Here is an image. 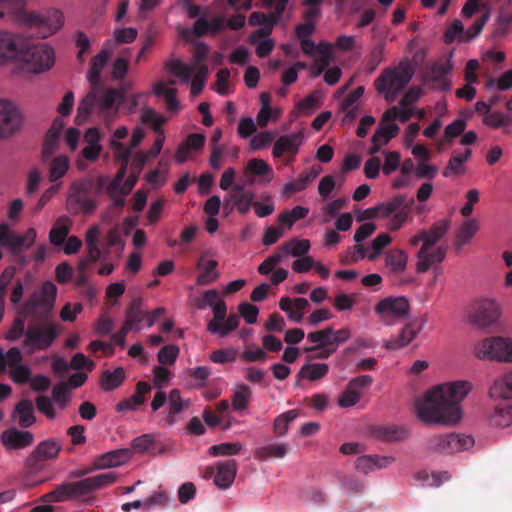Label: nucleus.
Returning a JSON list of instances; mask_svg holds the SVG:
<instances>
[{"label": "nucleus", "instance_id": "1", "mask_svg": "<svg viewBox=\"0 0 512 512\" xmlns=\"http://www.w3.org/2000/svg\"><path fill=\"white\" fill-rule=\"evenodd\" d=\"M56 297L55 284L45 281L40 290L35 291L19 310L23 317H32L40 321L30 324L26 329L23 346L29 353L47 350L61 333L60 324L52 321Z\"/></svg>", "mask_w": 512, "mask_h": 512}, {"label": "nucleus", "instance_id": "2", "mask_svg": "<svg viewBox=\"0 0 512 512\" xmlns=\"http://www.w3.org/2000/svg\"><path fill=\"white\" fill-rule=\"evenodd\" d=\"M472 386L468 381L448 382L427 391L415 402L417 417L427 424L452 425L461 419V402Z\"/></svg>", "mask_w": 512, "mask_h": 512}, {"label": "nucleus", "instance_id": "3", "mask_svg": "<svg viewBox=\"0 0 512 512\" xmlns=\"http://www.w3.org/2000/svg\"><path fill=\"white\" fill-rule=\"evenodd\" d=\"M123 102L124 92L116 88H105L103 84L91 85V90L78 105L77 118L86 117L95 111L109 125L118 117Z\"/></svg>", "mask_w": 512, "mask_h": 512}, {"label": "nucleus", "instance_id": "4", "mask_svg": "<svg viewBox=\"0 0 512 512\" xmlns=\"http://www.w3.org/2000/svg\"><path fill=\"white\" fill-rule=\"evenodd\" d=\"M0 6L11 14L14 21L36 29L40 38H47L63 25V14L56 9L44 13L28 12L24 0H0Z\"/></svg>", "mask_w": 512, "mask_h": 512}, {"label": "nucleus", "instance_id": "5", "mask_svg": "<svg viewBox=\"0 0 512 512\" xmlns=\"http://www.w3.org/2000/svg\"><path fill=\"white\" fill-rule=\"evenodd\" d=\"M449 227L450 222L448 220H440L435 222L430 229L419 231L409 240V244L413 247L422 242L421 248L416 253L417 272L425 273L433 264L441 263L445 259L447 253L446 246H438L433 251H430V249L448 232Z\"/></svg>", "mask_w": 512, "mask_h": 512}, {"label": "nucleus", "instance_id": "6", "mask_svg": "<svg viewBox=\"0 0 512 512\" xmlns=\"http://www.w3.org/2000/svg\"><path fill=\"white\" fill-rule=\"evenodd\" d=\"M117 475L114 472L99 474L93 477L84 478L77 482H63L57 485L54 490L44 494V502H65L73 498L85 496L95 490L114 483Z\"/></svg>", "mask_w": 512, "mask_h": 512}, {"label": "nucleus", "instance_id": "7", "mask_svg": "<svg viewBox=\"0 0 512 512\" xmlns=\"http://www.w3.org/2000/svg\"><path fill=\"white\" fill-rule=\"evenodd\" d=\"M16 59L23 64L26 71L36 74L52 68L55 63V53L53 48L44 42H20Z\"/></svg>", "mask_w": 512, "mask_h": 512}, {"label": "nucleus", "instance_id": "8", "mask_svg": "<svg viewBox=\"0 0 512 512\" xmlns=\"http://www.w3.org/2000/svg\"><path fill=\"white\" fill-rule=\"evenodd\" d=\"M90 189L91 182L88 180L76 181L70 186L66 208L71 214H91L95 211L97 201L90 196Z\"/></svg>", "mask_w": 512, "mask_h": 512}, {"label": "nucleus", "instance_id": "9", "mask_svg": "<svg viewBox=\"0 0 512 512\" xmlns=\"http://www.w3.org/2000/svg\"><path fill=\"white\" fill-rule=\"evenodd\" d=\"M62 450V442L55 438L41 441L25 460V468L30 474H37L45 469V462L57 459Z\"/></svg>", "mask_w": 512, "mask_h": 512}, {"label": "nucleus", "instance_id": "10", "mask_svg": "<svg viewBox=\"0 0 512 512\" xmlns=\"http://www.w3.org/2000/svg\"><path fill=\"white\" fill-rule=\"evenodd\" d=\"M475 354L479 359L512 363V339L504 337L486 338L476 346Z\"/></svg>", "mask_w": 512, "mask_h": 512}, {"label": "nucleus", "instance_id": "11", "mask_svg": "<svg viewBox=\"0 0 512 512\" xmlns=\"http://www.w3.org/2000/svg\"><path fill=\"white\" fill-rule=\"evenodd\" d=\"M22 124L23 117L16 104L0 98V139L15 135L20 131Z\"/></svg>", "mask_w": 512, "mask_h": 512}, {"label": "nucleus", "instance_id": "12", "mask_svg": "<svg viewBox=\"0 0 512 512\" xmlns=\"http://www.w3.org/2000/svg\"><path fill=\"white\" fill-rule=\"evenodd\" d=\"M414 73L415 69L409 60L401 61L392 70L386 68V101H389L390 94L393 96L406 87Z\"/></svg>", "mask_w": 512, "mask_h": 512}, {"label": "nucleus", "instance_id": "13", "mask_svg": "<svg viewBox=\"0 0 512 512\" xmlns=\"http://www.w3.org/2000/svg\"><path fill=\"white\" fill-rule=\"evenodd\" d=\"M499 316V306L491 299H481L474 302L469 312L470 322L480 328L491 326L498 320Z\"/></svg>", "mask_w": 512, "mask_h": 512}, {"label": "nucleus", "instance_id": "14", "mask_svg": "<svg viewBox=\"0 0 512 512\" xmlns=\"http://www.w3.org/2000/svg\"><path fill=\"white\" fill-rule=\"evenodd\" d=\"M408 255L406 251L398 248L386 249V270L388 269V279L396 286L409 283V279L403 277L406 270Z\"/></svg>", "mask_w": 512, "mask_h": 512}, {"label": "nucleus", "instance_id": "15", "mask_svg": "<svg viewBox=\"0 0 512 512\" xmlns=\"http://www.w3.org/2000/svg\"><path fill=\"white\" fill-rule=\"evenodd\" d=\"M218 262L208 258V252H204L196 263V269L200 272L196 278V284L206 286L215 282L220 273L217 270Z\"/></svg>", "mask_w": 512, "mask_h": 512}, {"label": "nucleus", "instance_id": "16", "mask_svg": "<svg viewBox=\"0 0 512 512\" xmlns=\"http://www.w3.org/2000/svg\"><path fill=\"white\" fill-rule=\"evenodd\" d=\"M410 304L406 297H386V325L408 318Z\"/></svg>", "mask_w": 512, "mask_h": 512}, {"label": "nucleus", "instance_id": "17", "mask_svg": "<svg viewBox=\"0 0 512 512\" xmlns=\"http://www.w3.org/2000/svg\"><path fill=\"white\" fill-rule=\"evenodd\" d=\"M1 442L9 450L29 447L34 442V435L27 430L10 428L1 434Z\"/></svg>", "mask_w": 512, "mask_h": 512}, {"label": "nucleus", "instance_id": "18", "mask_svg": "<svg viewBox=\"0 0 512 512\" xmlns=\"http://www.w3.org/2000/svg\"><path fill=\"white\" fill-rule=\"evenodd\" d=\"M20 39L17 35L0 30V66H4L16 59L19 54Z\"/></svg>", "mask_w": 512, "mask_h": 512}, {"label": "nucleus", "instance_id": "19", "mask_svg": "<svg viewBox=\"0 0 512 512\" xmlns=\"http://www.w3.org/2000/svg\"><path fill=\"white\" fill-rule=\"evenodd\" d=\"M304 138L303 132L299 131L291 135L280 136L274 143L272 154L280 158L285 152L296 154Z\"/></svg>", "mask_w": 512, "mask_h": 512}, {"label": "nucleus", "instance_id": "20", "mask_svg": "<svg viewBox=\"0 0 512 512\" xmlns=\"http://www.w3.org/2000/svg\"><path fill=\"white\" fill-rule=\"evenodd\" d=\"M217 473L214 477V484L220 489L229 488L237 473V463L235 460L230 459L226 461H220L216 464Z\"/></svg>", "mask_w": 512, "mask_h": 512}, {"label": "nucleus", "instance_id": "21", "mask_svg": "<svg viewBox=\"0 0 512 512\" xmlns=\"http://www.w3.org/2000/svg\"><path fill=\"white\" fill-rule=\"evenodd\" d=\"M152 390V387L149 383L145 381H139L136 384V391L135 393L120 401L117 406L116 410L118 412H125L127 410H136L139 406H141L145 402V395L150 393Z\"/></svg>", "mask_w": 512, "mask_h": 512}, {"label": "nucleus", "instance_id": "22", "mask_svg": "<svg viewBox=\"0 0 512 512\" xmlns=\"http://www.w3.org/2000/svg\"><path fill=\"white\" fill-rule=\"evenodd\" d=\"M130 458L128 449L111 450L95 458L96 469L117 467L126 463Z\"/></svg>", "mask_w": 512, "mask_h": 512}, {"label": "nucleus", "instance_id": "23", "mask_svg": "<svg viewBox=\"0 0 512 512\" xmlns=\"http://www.w3.org/2000/svg\"><path fill=\"white\" fill-rule=\"evenodd\" d=\"M230 199L241 214H247L254 203V193L244 185L235 184L231 188Z\"/></svg>", "mask_w": 512, "mask_h": 512}, {"label": "nucleus", "instance_id": "24", "mask_svg": "<svg viewBox=\"0 0 512 512\" xmlns=\"http://www.w3.org/2000/svg\"><path fill=\"white\" fill-rule=\"evenodd\" d=\"M489 396L493 399H512V371L497 377L489 388Z\"/></svg>", "mask_w": 512, "mask_h": 512}, {"label": "nucleus", "instance_id": "25", "mask_svg": "<svg viewBox=\"0 0 512 512\" xmlns=\"http://www.w3.org/2000/svg\"><path fill=\"white\" fill-rule=\"evenodd\" d=\"M450 68L444 64H434L428 71L427 79L432 82L433 88L440 91H448L451 88V81L447 78Z\"/></svg>", "mask_w": 512, "mask_h": 512}, {"label": "nucleus", "instance_id": "26", "mask_svg": "<svg viewBox=\"0 0 512 512\" xmlns=\"http://www.w3.org/2000/svg\"><path fill=\"white\" fill-rule=\"evenodd\" d=\"M472 156L470 149H465L463 152L453 151L450 160L443 170L444 177H451L453 175H461L465 172L464 164Z\"/></svg>", "mask_w": 512, "mask_h": 512}, {"label": "nucleus", "instance_id": "27", "mask_svg": "<svg viewBox=\"0 0 512 512\" xmlns=\"http://www.w3.org/2000/svg\"><path fill=\"white\" fill-rule=\"evenodd\" d=\"M143 300L134 298L125 311L124 323H129L135 332L141 331L140 323L145 319L146 312L142 310Z\"/></svg>", "mask_w": 512, "mask_h": 512}, {"label": "nucleus", "instance_id": "28", "mask_svg": "<svg viewBox=\"0 0 512 512\" xmlns=\"http://www.w3.org/2000/svg\"><path fill=\"white\" fill-rule=\"evenodd\" d=\"M329 372V366L326 363H307L303 365L296 378V385H299L301 379L317 381L324 378Z\"/></svg>", "mask_w": 512, "mask_h": 512}, {"label": "nucleus", "instance_id": "29", "mask_svg": "<svg viewBox=\"0 0 512 512\" xmlns=\"http://www.w3.org/2000/svg\"><path fill=\"white\" fill-rule=\"evenodd\" d=\"M72 226V221L67 216H60L49 232V240L55 246H60L65 242Z\"/></svg>", "mask_w": 512, "mask_h": 512}, {"label": "nucleus", "instance_id": "30", "mask_svg": "<svg viewBox=\"0 0 512 512\" xmlns=\"http://www.w3.org/2000/svg\"><path fill=\"white\" fill-rule=\"evenodd\" d=\"M15 418L18 419V424L22 428H28L32 426L35 421L34 407L30 400H21L14 409Z\"/></svg>", "mask_w": 512, "mask_h": 512}, {"label": "nucleus", "instance_id": "31", "mask_svg": "<svg viewBox=\"0 0 512 512\" xmlns=\"http://www.w3.org/2000/svg\"><path fill=\"white\" fill-rule=\"evenodd\" d=\"M109 59V53L106 49H102L91 60V66L88 72V80L91 85L102 84L101 72Z\"/></svg>", "mask_w": 512, "mask_h": 512}, {"label": "nucleus", "instance_id": "32", "mask_svg": "<svg viewBox=\"0 0 512 512\" xmlns=\"http://www.w3.org/2000/svg\"><path fill=\"white\" fill-rule=\"evenodd\" d=\"M489 423L494 427H508L512 424V404L497 405L489 415Z\"/></svg>", "mask_w": 512, "mask_h": 512}, {"label": "nucleus", "instance_id": "33", "mask_svg": "<svg viewBox=\"0 0 512 512\" xmlns=\"http://www.w3.org/2000/svg\"><path fill=\"white\" fill-rule=\"evenodd\" d=\"M289 447L285 443L268 444L259 447L254 451V458L259 461H265L269 458H284L288 453Z\"/></svg>", "mask_w": 512, "mask_h": 512}, {"label": "nucleus", "instance_id": "34", "mask_svg": "<svg viewBox=\"0 0 512 512\" xmlns=\"http://www.w3.org/2000/svg\"><path fill=\"white\" fill-rule=\"evenodd\" d=\"M422 328L423 323L418 328H414L412 324H407L397 338L386 341V349H398L408 345Z\"/></svg>", "mask_w": 512, "mask_h": 512}, {"label": "nucleus", "instance_id": "35", "mask_svg": "<svg viewBox=\"0 0 512 512\" xmlns=\"http://www.w3.org/2000/svg\"><path fill=\"white\" fill-rule=\"evenodd\" d=\"M153 91L155 95L164 97L168 111L174 113L178 112L180 104L177 100V89L169 88L163 82H157L154 85Z\"/></svg>", "mask_w": 512, "mask_h": 512}, {"label": "nucleus", "instance_id": "36", "mask_svg": "<svg viewBox=\"0 0 512 512\" xmlns=\"http://www.w3.org/2000/svg\"><path fill=\"white\" fill-rule=\"evenodd\" d=\"M446 453H456L467 450L474 444V439L468 435H459L456 433L446 434Z\"/></svg>", "mask_w": 512, "mask_h": 512}, {"label": "nucleus", "instance_id": "37", "mask_svg": "<svg viewBox=\"0 0 512 512\" xmlns=\"http://www.w3.org/2000/svg\"><path fill=\"white\" fill-rule=\"evenodd\" d=\"M240 323L239 316L237 314H231L228 318L220 323L216 321H210L207 325V330L212 334H216L219 336H226L230 332L234 331Z\"/></svg>", "mask_w": 512, "mask_h": 512}, {"label": "nucleus", "instance_id": "38", "mask_svg": "<svg viewBox=\"0 0 512 512\" xmlns=\"http://www.w3.org/2000/svg\"><path fill=\"white\" fill-rule=\"evenodd\" d=\"M125 379V371L122 367H117L114 371L106 370L101 376V387L105 391H112L118 388Z\"/></svg>", "mask_w": 512, "mask_h": 512}, {"label": "nucleus", "instance_id": "39", "mask_svg": "<svg viewBox=\"0 0 512 512\" xmlns=\"http://www.w3.org/2000/svg\"><path fill=\"white\" fill-rule=\"evenodd\" d=\"M35 239L36 231L34 228H29L23 235H17L15 232H13L8 248L13 253H18L23 248L32 246L35 242Z\"/></svg>", "mask_w": 512, "mask_h": 512}, {"label": "nucleus", "instance_id": "40", "mask_svg": "<svg viewBox=\"0 0 512 512\" xmlns=\"http://www.w3.org/2000/svg\"><path fill=\"white\" fill-rule=\"evenodd\" d=\"M310 249V242L306 239H292L291 241L283 243L279 247V251L282 254H291L294 257L305 256Z\"/></svg>", "mask_w": 512, "mask_h": 512}, {"label": "nucleus", "instance_id": "41", "mask_svg": "<svg viewBox=\"0 0 512 512\" xmlns=\"http://www.w3.org/2000/svg\"><path fill=\"white\" fill-rule=\"evenodd\" d=\"M382 468V458L378 455H362L355 461V469L363 474H369Z\"/></svg>", "mask_w": 512, "mask_h": 512}, {"label": "nucleus", "instance_id": "42", "mask_svg": "<svg viewBox=\"0 0 512 512\" xmlns=\"http://www.w3.org/2000/svg\"><path fill=\"white\" fill-rule=\"evenodd\" d=\"M245 176H264L269 175L267 179L270 181L273 178V171L270 165H268L264 160L253 158L248 161L245 167Z\"/></svg>", "mask_w": 512, "mask_h": 512}, {"label": "nucleus", "instance_id": "43", "mask_svg": "<svg viewBox=\"0 0 512 512\" xmlns=\"http://www.w3.org/2000/svg\"><path fill=\"white\" fill-rule=\"evenodd\" d=\"M69 165V158L65 155L53 158L49 167V180L55 182L63 177L69 169Z\"/></svg>", "mask_w": 512, "mask_h": 512}, {"label": "nucleus", "instance_id": "44", "mask_svg": "<svg viewBox=\"0 0 512 512\" xmlns=\"http://www.w3.org/2000/svg\"><path fill=\"white\" fill-rule=\"evenodd\" d=\"M479 223L476 219L465 221L458 230L456 245L458 248L465 245L478 231Z\"/></svg>", "mask_w": 512, "mask_h": 512}, {"label": "nucleus", "instance_id": "45", "mask_svg": "<svg viewBox=\"0 0 512 512\" xmlns=\"http://www.w3.org/2000/svg\"><path fill=\"white\" fill-rule=\"evenodd\" d=\"M280 15L275 11L270 15H266L261 12H253L249 17V23L251 25H260L267 29V31L262 30L263 35H267L270 33L272 26L278 21Z\"/></svg>", "mask_w": 512, "mask_h": 512}, {"label": "nucleus", "instance_id": "46", "mask_svg": "<svg viewBox=\"0 0 512 512\" xmlns=\"http://www.w3.org/2000/svg\"><path fill=\"white\" fill-rule=\"evenodd\" d=\"M165 68L175 76L187 82L191 79L194 67L184 64L179 59H171L166 62Z\"/></svg>", "mask_w": 512, "mask_h": 512}, {"label": "nucleus", "instance_id": "47", "mask_svg": "<svg viewBox=\"0 0 512 512\" xmlns=\"http://www.w3.org/2000/svg\"><path fill=\"white\" fill-rule=\"evenodd\" d=\"M512 31V9H502L499 12L494 35L504 37Z\"/></svg>", "mask_w": 512, "mask_h": 512}, {"label": "nucleus", "instance_id": "48", "mask_svg": "<svg viewBox=\"0 0 512 512\" xmlns=\"http://www.w3.org/2000/svg\"><path fill=\"white\" fill-rule=\"evenodd\" d=\"M466 128V121L464 119H456L445 127L444 139L439 143L438 150H441L445 145L449 144L452 138L461 135Z\"/></svg>", "mask_w": 512, "mask_h": 512}, {"label": "nucleus", "instance_id": "49", "mask_svg": "<svg viewBox=\"0 0 512 512\" xmlns=\"http://www.w3.org/2000/svg\"><path fill=\"white\" fill-rule=\"evenodd\" d=\"M297 416L298 411L295 409L289 410L279 415L274 421V433L279 436L286 434L289 428V423L294 421Z\"/></svg>", "mask_w": 512, "mask_h": 512}, {"label": "nucleus", "instance_id": "50", "mask_svg": "<svg viewBox=\"0 0 512 512\" xmlns=\"http://www.w3.org/2000/svg\"><path fill=\"white\" fill-rule=\"evenodd\" d=\"M241 450L242 445L239 442H225L211 446L209 448V454L214 457L237 455Z\"/></svg>", "mask_w": 512, "mask_h": 512}, {"label": "nucleus", "instance_id": "51", "mask_svg": "<svg viewBox=\"0 0 512 512\" xmlns=\"http://www.w3.org/2000/svg\"><path fill=\"white\" fill-rule=\"evenodd\" d=\"M141 120L144 123H149L155 132L163 134L162 126L166 122V118L162 115H158L152 108H145L141 115Z\"/></svg>", "mask_w": 512, "mask_h": 512}, {"label": "nucleus", "instance_id": "52", "mask_svg": "<svg viewBox=\"0 0 512 512\" xmlns=\"http://www.w3.org/2000/svg\"><path fill=\"white\" fill-rule=\"evenodd\" d=\"M321 106V100L319 96V92L315 91L310 95L303 98L298 104L297 107L299 111L303 114H311L314 110Z\"/></svg>", "mask_w": 512, "mask_h": 512}, {"label": "nucleus", "instance_id": "53", "mask_svg": "<svg viewBox=\"0 0 512 512\" xmlns=\"http://www.w3.org/2000/svg\"><path fill=\"white\" fill-rule=\"evenodd\" d=\"M360 398V391L351 387L348 383L342 395L339 397L338 404L343 408L352 407L360 401Z\"/></svg>", "mask_w": 512, "mask_h": 512}, {"label": "nucleus", "instance_id": "54", "mask_svg": "<svg viewBox=\"0 0 512 512\" xmlns=\"http://www.w3.org/2000/svg\"><path fill=\"white\" fill-rule=\"evenodd\" d=\"M209 32V21L205 17L198 18L192 29H183L182 36L189 39L191 36L203 37Z\"/></svg>", "mask_w": 512, "mask_h": 512}, {"label": "nucleus", "instance_id": "55", "mask_svg": "<svg viewBox=\"0 0 512 512\" xmlns=\"http://www.w3.org/2000/svg\"><path fill=\"white\" fill-rule=\"evenodd\" d=\"M250 397L249 387L245 384L238 386V389L232 396V406L235 410H243L247 407L248 400Z\"/></svg>", "mask_w": 512, "mask_h": 512}, {"label": "nucleus", "instance_id": "56", "mask_svg": "<svg viewBox=\"0 0 512 512\" xmlns=\"http://www.w3.org/2000/svg\"><path fill=\"white\" fill-rule=\"evenodd\" d=\"M179 347L176 345H165L158 352V361L162 365H172L179 355Z\"/></svg>", "mask_w": 512, "mask_h": 512}, {"label": "nucleus", "instance_id": "57", "mask_svg": "<svg viewBox=\"0 0 512 512\" xmlns=\"http://www.w3.org/2000/svg\"><path fill=\"white\" fill-rule=\"evenodd\" d=\"M238 310L240 315L244 318L247 324H254L257 321V316L259 314V309L257 306L250 304L248 302H243L239 304Z\"/></svg>", "mask_w": 512, "mask_h": 512}, {"label": "nucleus", "instance_id": "58", "mask_svg": "<svg viewBox=\"0 0 512 512\" xmlns=\"http://www.w3.org/2000/svg\"><path fill=\"white\" fill-rule=\"evenodd\" d=\"M332 46L329 42L321 41L317 44V52L319 54V58L317 60L318 64L328 67L332 61Z\"/></svg>", "mask_w": 512, "mask_h": 512}, {"label": "nucleus", "instance_id": "59", "mask_svg": "<svg viewBox=\"0 0 512 512\" xmlns=\"http://www.w3.org/2000/svg\"><path fill=\"white\" fill-rule=\"evenodd\" d=\"M409 435L404 426L386 425V442H398L406 439Z\"/></svg>", "mask_w": 512, "mask_h": 512}, {"label": "nucleus", "instance_id": "60", "mask_svg": "<svg viewBox=\"0 0 512 512\" xmlns=\"http://www.w3.org/2000/svg\"><path fill=\"white\" fill-rule=\"evenodd\" d=\"M111 147L114 149L117 159H119L123 165L127 166L133 148H131L130 145L126 146L115 139L111 141Z\"/></svg>", "mask_w": 512, "mask_h": 512}, {"label": "nucleus", "instance_id": "61", "mask_svg": "<svg viewBox=\"0 0 512 512\" xmlns=\"http://www.w3.org/2000/svg\"><path fill=\"white\" fill-rule=\"evenodd\" d=\"M274 140V134L270 131H263L255 135L251 141L250 146L253 150H260L269 145Z\"/></svg>", "mask_w": 512, "mask_h": 512}, {"label": "nucleus", "instance_id": "62", "mask_svg": "<svg viewBox=\"0 0 512 512\" xmlns=\"http://www.w3.org/2000/svg\"><path fill=\"white\" fill-rule=\"evenodd\" d=\"M58 142V137L49 133L46 134V138L42 149V158L44 161H47L57 151Z\"/></svg>", "mask_w": 512, "mask_h": 512}, {"label": "nucleus", "instance_id": "63", "mask_svg": "<svg viewBox=\"0 0 512 512\" xmlns=\"http://www.w3.org/2000/svg\"><path fill=\"white\" fill-rule=\"evenodd\" d=\"M230 78V71L227 68L220 69L216 74V92L222 96L229 93L228 81Z\"/></svg>", "mask_w": 512, "mask_h": 512}, {"label": "nucleus", "instance_id": "64", "mask_svg": "<svg viewBox=\"0 0 512 512\" xmlns=\"http://www.w3.org/2000/svg\"><path fill=\"white\" fill-rule=\"evenodd\" d=\"M282 257L283 254L280 252L269 256L258 266V272L262 275L271 273L276 265L281 262Z\"/></svg>", "mask_w": 512, "mask_h": 512}]
</instances>
